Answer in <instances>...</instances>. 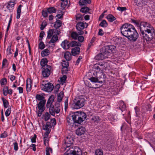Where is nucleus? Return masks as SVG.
<instances>
[{
    "label": "nucleus",
    "instance_id": "1",
    "mask_svg": "<svg viewBox=\"0 0 155 155\" xmlns=\"http://www.w3.org/2000/svg\"><path fill=\"white\" fill-rule=\"evenodd\" d=\"M127 38L130 41H136L139 37V34L135 27L132 25L127 23Z\"/></svg>",
    "mask_w": 155,
    "mask_h": 155
},
{
    "label": "nucleus",
    "instance_id": "2",
    "mask_svg": "<svg viewBox=\"0 0 155 155\" xmlns=\"http://www.w3.org/2000/svg\"><path fill=\"white\" fill-rule=\"evenodd\" d=\"M93 75L89 79L92 82H98L102 84L105 81V76L102 71L98 72L94 71L93 73Z\"/></svg>",
    "mask_w": 155,
    "mask_h": 155
},
{
    "label": "nucleus",
    "instance_id": "3",
    "mask_svg": "<svg viewBox=\"0 0 155 155\" xmlns=\"http://www.w3.org/2000/svg\"><path fill=\"white\" fill-rule=\"evenodd\" d=\"M85 101V96L83 95L80 96L74 99L71 107L74 109L80 108L84 106Z\"/></svg>",
    "mask_w": 155,
    "mask_h": 155
},
{
    "label": "nucleus",
    "instance_id": "4",
    "mask_svg": "<svg viewBox=\"0 0 155 155\" xmlns=\"http://www.w3.org/2000/svg\"><path fill=\"white\" fill-rule=\"evenodd\" d=\"M74 117L76 119V123L81 124L87 117L86 114L83 112L77 111L74 112Z\"/></svg>",
    "mask_w": 155,
    "mask_h": 155
},
{
    "label": "nucleus",
    "instance_id": "5",
    "mask_svg": "<svg viewBox=\"0 0 155 155\" xmlns=\"http://www.w3.org/2000/svg\"><path fill=\"white\" fill-rule=\"evenodd\" d=\"M69 149L67 150V151L64 153V155H81V150L78 147L70 146Z\"/></svg>",
    "mask_w": 155,
    "mask_h": 155
},
{
    "label": "nucleus",
    "instance_id": "6",
    "mask_svg": "<svg viewBox=\"0 0 155 155\" xmlns=\"http://www.w3.org/2000/svg\"><path fill=\"white\" fill-rule=\"evenodd\" d=\"M147 31L141 34L142 36L147 41H150L153 38L154 34V30L153 27L150 28Z\"/></svg>",
    "mask_w": 155,
    "mask_h": 155
},
{
    "label": "nucleus",
    "instance_id": "7",
    "mask_svg": "<svg viewBox=\"0 0 155 155\" xmlns=\"http://www.w3.org/2000/svg\"><path fill=\"white\" fill-rule=\"evenodd\" d=\"M134 22L138 26L139 25L141 34L142 33H144L145 31L150 29V28H151L153 27L150 24L147 22H141L140 25L139 23H137L135 20L134 21Z\"/></svg>",
    "mask_w": 155,
    "mask_h": 155
},
{
    "label": "nucleus",
    "instance_id": "8",
    "mask_svg": "<svg viewBox=\"0 0 155 155\" xmlns=\"http://www.w3.org/2000/svg\"><path fill=\"white\" fill-rule=\"evenodd\" d=\"M60 110L61 106L60 103L56 102L54 105V106L52 105V106L49 108V111L51 115L54 116L55 113H59L60 112Z\"/></svg>",
    "mask_w": 155,
    "mask_h": 155
},
{
    "label": "nucleus",
    "instance_id": "9",
    "mask_svg": "<svg viewBox=\"0 0 155 155\" xmlns=\"http://www.w3.org/2000/svg\"><path fill=\"white\" fill-rule=\"evenodd\" d=\"M41 87L42 90L47 92L51 91L54 87L52 84L50 83H45L44 81H43L41 85Z\"/></svg>",
    "mask_w": 155,
    "mask_h": 155
},
{
    "label": "nucleus",
    "instance_id": "10",
    "mask_svg": "<svg viewBox=\"0 0 155 155\" xmlns=\"http://www.w3.org/2000/svg\"><path fill=\"white\" fill-rule=\"evenodd\" d=\"M67 123L69 125L73 126L74 124L76 123V119L74 117V113L70 114L68 116L67 118Z\"/></svg>",
    "mask_w": 155,
    "mask_h": 155
},
{
    "label": "nucleus",
    "instance_id": "11",
    "mask_svg": "<svg viewBox=\"0 0 155 155\" xmlns=\"http://www.w3.org/2000/svg\"><path fill=\"white\" fill-rule=\"evenodd\" d=\"M42 69V74L43 76L45 78L48 77L51 74V66L47 65L46 67L41 68Z\"/></svg>",
    "mask_w": 155,
    "mask_h": 155
},
{
    "label": "nucleus",
    "instance_id": "12",
    "mask_svg": "<svg viewBox=\"0 0 155 155\" xmlns=\"http://www.w3.org/2000/svg\"><path fill=\"white\" fill-rule=\"evenodd\" d=\"M77 32L80 35H82L84 33L83 30L85 27L84 24L83 22H80L77 24L76 26Z\"/></svg>",
    "mask_w": 155,
    "mask_h": 155
},
{
    "label": "nucleus",
    "instance_id": "13",
    "mask_svg": "<svg viewBox=\"0 0 155 155\" xmlns=\"http://www.w3.org/2000/svg\"><path fill=\"white\" fill-rule=\"evenodd\" d=\"M74 141L73 138L70 136L66 137L64 139L65 145L67 147H70L71 144H73Z\"/></svg>",
    "mask_w": 155,
    "mask_h": 155
},
{
    "label": "nucleus",
    "instance_id": "14",
    "mask_svg": "<svg viewBox=\"0 0 155 155\" xmlns=\"http://www.w3.org/2000/svg\"><path fill=\"white\" fill-rule=\"evenodd\" d=\"M54 99V95H51L50 97L46 104V107L47 108H50L53 105H52V104L53 102Z\"/></svg>",
    "mask_w": 155,
    "mask_h": 155
},
{
    "label": "nucleus",
    "instance_id": "15",
    "mask_svg": "<svg viewBox=\"0 0 155 155\" xmlns=\"http://www.w3.org/2000/svg\"><path fill=\"white\" fill-rule=\"evenodd\" d=\"M86 131V129L84 127H81L78 128L76 131V133L78 135H81L84 134Z\"/></svg>",
    "mask_w": 155,
    "mask_h": 155
},
{
    "label": "nucleus",
    "instance_id": "16",
    "mask_svg": "<svg viewBox=\"0 0 155 155\" xmlns=\"http://www.w3.org/2000/svg\"><path fill=\"white\" fill-rule=\"evenodd\" d=\"M46 100H42L40 101L39 103L37 104V107L39 110H45V104Z\"/></svg>",
    "mask_w": 155,
    "mask_h": 155
},
{
    "label": "nucleus",
    "instance_id": "17",
    "mask_svg": "<svg viewBox=\"0 0 155 155\" xmlns=\"http://www.w3.org/2000/svg\"><path fill=\"white\" fill-rule=\"evenodd\" d=\"M115 47L113 45H107L105 47L106 51H107L109 53L113 51H115Z\"/></svg>",
    "mask_w": 155,
    "mask_h": 155
},
{
    "label": "nucleus",
    "instance_id": "18",
    "mask_svg": "<svg viewBox=\"0 0 155 155\" xmlns=\"http://www.w3.org/2000/svg\"><path fill=\"white\" fill-rule=\"evenodd\" d=\"M80 48L78 47H75L71 50V53L73 56H75L79 54L80 52Z\"/></svg>",
    "mask_w": 155,
    "mask_h": 155
},
{
    "label": "nucleus",
    "instance_id": "19",
    "mask_svg": "<svg viewBox=\"0 0 155 155\" xmlns=\"http://www.w3.org/2000/svg\"><path fill=\"white\" fill-rule=\"evenodd\" d=\"M61 45L64 49H68L70 47V43L67 40H65L63 41L61 44Z\"/></svg>",
    "mask_w": 155,
    "mask_h": 155
},
{
    "label": "nucleus",
    "instance_id": "20",
    "mask_svg": "<svg viewBox=\"0 0 155 155\" xmlns=\"http://www.w3.org/2000/svg\"><path fill=\"white\" fill-rule=\"evenodd\" d=\"M51 123L49 122H47L45 125H43V130L47 131L48 130H49L50 132L51 131Z\"/></svg>",
    "mask_w": 155,
    "mask_h": 155
},
{
    "label": "nucleus",
    "instance_id": "21",
    "mask_svg": "<svg viewBox=\"0 0 155 155\" xmlns=\"http://www.w3.org/2000/svg\"><path fill=\"white\" fill-rule=\"evenodd\" d=\"M16 0H11L8 3V5L7 6V9H9L10 8H13L15 5L16 3Z\"/></svg>",
    "mask_w": 155,
    "mask_h": 155
},
{
    "label": "nucleus",
    "instance_id": "22",
    "mask_svg": "<svg viewBox=\"0 0 155 155\" xmlns=\"http://www.w3.org/2000/svg\"><path fill=\"white\" fill-rule=\"evenodd\" d=\"M64 57L67 61H70L71 59V55L69 51H66L64 53Z\"/></svg>",
    "mask_w": 155,
    "mask_h": 155
},
{
    "label": "nucleus",
    "instance_id": "23",
    "mask_svg": "<svg viewBox=\"0 0 155 155\" xmlns=\"http://www.w3.org/2000/svg\"><path fill=\"white\" fill-rule=\"evenodd\" d=\"M91 2V0H80L79 4L80 5H85L87 4H90Z\"/></svg>",
    "mask_w": 155,
    "mask_h": 155
},
{
    "label": "nucleus",
    "instance_id": "24",
    "mask_svg": "<svg viewBox=\"0 0 155 155\" xmlns=\"http://www.w3.org/2000/svg\"><path fill=\"white\" fill-rule=\"evenodd\" d=\"M48 61L46 58H44L42 59L40 61V64L42 67V68L46 67Z\"/></svg>",
    "mask_w": 155,
    "mask_h": 155
},
{
    "label": "nucleus",
    "instance_id": "25",
    "mask_svg": "<svg viewBox=\"0 0 155 155\" xmlns=\"http://www.w3.org/2000/svg\"><path fill=\"white\" fill-rule=\"evenodd\" d=\"M126 23L123 24L120 28L121 33L124 36L126 37L125 32L126 31Z\"/></svg>",
    "mask_w": 155,
    "mask_h": 155
},
{
    "label": "nucleus",
    "instance_id": "26",
    "mask_svg": "<svg viewBox=\"0 0 155 155\" xmlns=\"http://www.w3.org/2000/svg\"><path fill=\"white\" fill-rule=\"evenodd\" d=\"M81 44L80 43L74 41H72L70 43V46L71 47H73L76 46H81Z\"/></svg>",
    "mask_w": 155,
    "mask_h": 155
},
{
    "label": "nucleus",
    "instance_id": "27",
    "mask_svg": "<svg viewBox=\"0 0 155 155\" xmlns=\"http://www.w3.org/2000/svg\"><path fill=\"white\" fill-rule=\"evenodd\" d=\"M50 53L49 50L48 49H46L43 50L41 51V54L42 57H45V56H48Z\"/></svg>",
    "mask_w": 155,
    "mask_h": 155
},
{
    "label": "nucleus",
    "instance_id": "28",
    "mask_svg": "<svg viewBox=\"0 0 155 155\" xmlns=\"http://www.w3.org/2000/svg\"><path fill=\"white\" fill-rule=\"evenodd\" d=\"M56 19L57 20L54 22V26L55 28L57 29L61 26L62 22L61 21L57 20V19Z\"/></svg>",
    "mask_w": 155,
    "mask_h": 155
},
{
    "label": "nucleus",
    "instance_id": "29",
    "mask_svg": "<svg viewBox=\"0 0 155 155\" xmlns=\"http://www.w3.org/2000/svg\"><path fill=\"white\" fill-rule=\"evenodd\" d=\"M22 5H19L17 9L16 18L18 19L20 18L21 13V8Z\"/></svg>",
    "mask_w": 155,
    "mask_h": 155
},
{
    "label": "nucleus",
    "instance_id": "30",
    "mask_svg": "<svg viewBox=\"0 0 155 155\" xmlns=\"http://www.w3.org/2000/svg\"><path fill=\"white\" fill-rule=\"evenodd\" d=\"M101 120L100 117L97 116H93L91 118V121L92 123H97L99 121Z\"/></svg>",
    "mask_w": 155,
    "mask_h": 155
},
{
    "label": "nucleus",
    "instance_id": "31",
    "mask_svg": "<svg viewBox=\"0 0 155 155\" xmlns=\"http://www.w3.org/2000/svg\"><path fill=\"white\" fill-rule=\"evenodd\" d=\"M58 36L57 35H54L52 36L51 40L49 41V44L51 43H54L58 40Z\"/></svg>",
    "mask_w": 155,
    "mask_h": 155
},
{
    "label": "nucleus",
    "instance_id": "32",
    "mask_svg": "<svg viewBox=\"0 0 155 155\" xmlns=\"http://www.w3.org/2000/svg\"><path fill=\"white\" fill-rule=\"evenodd\" d=\"M56 9L53 7L47 8V11L49 14L52 13H55L56 11Z\"/></svg>",
    "mask_w": 155,
    "mask_h": 155
},
{
    "label": "nucleus",
    "instance_id": "33",
    "mask_svg": "<svg viewBox=\"0 0 155 155\" xmlns=\"http://www.w3.org/2000/svg\"><path fill=\"white\" fill-rule=\"evenodd\" d=\"M107 18L110 22H112L116 19V18L111 14L108 15L107 17Z\"/></svg>",
    "mask_w": 155,
    "mask_h": 155
},
{
    "label": "nucleus",
    "instance_id": "34",
    "mask_svg": "<svg viewBox=\"0 0 155 155\" xmlns=\"http://www.w3.org/2000/svg\"><path fill=\"white\" fill-rule=\"evenodd\" d=\"M2 101L4 107L5 108H7L8 107L9 105V102L8 101L3 97H2Z\"/></svg>",
    "mask_w": 155,
    "mask_h": 155
},
{
    "label": "nucleus",
    "instance_id": "35",
    "mask_svg": "<svg viewBox=\"0 0 155 155\" xmlns=\"http://www.w3.org/2000/svg\"><path fill=\"white\" fill-rule=\"evenodd\" d=\"M64 92L63 91H61L58 96V101L59 103L61 102L64 97Z\"/></svg>",
    "mask_w": 155,
    "mask_h": 155
},
{
    "label": "nucleus",
    "instance_id": "36",
    "mask_svg": "<svg viewBox=\"0 0 155 155\" xmlns=\"http://www.w3.org/2000/svg\"><path fill=\"white\" fill-rule=\"evenodd\" d=\"M80 35L78 32L77 33L75 32H73L71 34V38L74 40L77 39L78 35Z\"/></svg>",
    "mask_w": 155,
    "mask_h": 155
},
{
    "label": "nucleus",
    "instance_id": "37",
    "mask_svg": "<svg viewBox=\"0 0 155 155\" xmlns=\"http://www.w3.org/2000/svg\"><path fill=\"white\" fill-rule=\"evenodd\" d=\"M30 83L28 84L27 80L26 81V91L27 92H29L30 91L31 87V84L32 83L31 81H30Z\"/></svg>",
    "mask_w": 155,
    "mask_h": 155
},
{
    "label": "nucleus",
    "instance_id": "38",
    "mask_svg": "<svg viewBox=\"0 0 155 155\" xmlns=\"http://www.w3.org/2000/svg\"><path fill=\"white\" fill-rule=\"evenodd\" d=\"M54 32V30L51 29H50L48 32V35L47 38L48 39H50L51 37L52 36Z\"/></svg>",
    "mask_w": 155,
    "mask_h": 155
},
{
    "label": "nucleus",
    "instance_id": "39",
    "mask_svg": "<svg viewBox=\"0 0 155 155\" xmlns=\"http://www.w3.org/2000/svg\"><path fill=\"white\" fill-rule=\"evenodd\" d=\"M35 98L36 100L40 101H42V100H46L44 99V97L39 94H37Z\"/></svg>",
    "mask_w": 155,
    "mask_h": 155
},
{
    "label": "nucleus",
    "instance_id": "40",
    "mask_svg": "<svg viewBox=\"0 0 155 155\" xmlns=\"http://www.w3.org/2000/svg\"><path fill=\"white\" fill-rule=\"evenodd\" d=\"M90 9L89 8L87 7H84L80 9V12L84 13H86L89 12Z\"/></svg>",
    "mask_w": 155,
    "mask_h": 155
},
{
    "label": "nucleus",
    "instance_id": "41",
    "mask_svg": "<svg viewBox=\"0 0 155 155\" xmlns=\"http://www.w3.org/2000/svg\"><path fill=\"white\" fill-rule=\"evenodd\" d=\"M99 26L104 28H105L107 26V24L106 21L104 20L100 23Z\"/></svg>",
    "mask_w": 155,
    "mask_h": 155
},
{
    "label": "nucleus",
    "instance_id": "42",
    "mask_svg": "<svg viewBox=\"0 0 155 155\" xmlns=\"http://www.w3.org/2000/svg\"><path fill=\"white\" fill-rule=\"evenodd\" d=\"M96 155H103V151L101 149H97L95 151Z\"/></svg>",
    "mask_w": 155,
    "mask_h": 155
},
{
    "label": "nucleus",
    "instance_id": "43",
    "mask_svg": "<svg viewBox=\"0 0 155 155\" xmlns=\"http://www.w3.org/2000/svg\"><path fill=\"white\" fill-rule=\"evenodd\" d=\"M69 65V62L68 61H66L65 60H63L62 63V65L63 68L68 67Z\"/></svg>",
    "mask_w": 155,
    "mask_h": 155
},
{
    "label": "nucleus",
    "instance_id": "44",
    "mask_svg": "<svg viewBox=\"0 0 155 155\" xmlns=\"http://www.w3.org/2000/svg\"><path fill=\"white\" fill-rule=\"evenodd\" d=\"M44 117L45 121H47L50 118V115L48 112H46L44 116Z\"/></svg>",
    "mask_w": 155,
    "mask_h": 155
},
{
    "label": "nucleus",
    "instance_id": "45",
    "mask_svg": "<svg viewBox=\"0 0 155 155\" xmlns=\"http://www.w3.org/2000/svg\"><path fill=\"white\" fill-rule=\"evenodd\" d=\"M11 111V107L10 106L8 107V108L6 110L5 113V115L6 117L8 116L10 113Z\"/></svg>",
    "mask_w": 155,
    "mask_h": 155
},
{
    "label": "nucleus",
    "instance_id": "46",
    "mask_svg": "<svg viewBox=\"0 0 155 155\" xmlns=\"http://www.w3.org/2000/svg\"><path fill=\"white\" fill-rule=\"evenodd\" d=\"M8 86L5 87L3 89V94L5 96H6L8 94Z\"/></svg>",
    "mask_w": 155,
    "mask_h": 155
},
{
    "label": "nucleus",
    "instance_id": "47",
    "mask_svg": "<svg viewBox=\"0 0 155 155\" xmlns=\"http://www.w3.org/2000/svg\"><path fill=\"white\" fill-rule=\"evenodd\" d=\"M14 141L15 142L14 143H13V146H14V149L15 151H17L18 150V143L15 140H14Z\"/></svg>",
    "mask_w": 155,
    "mask_h": 155
},
{
    "label": "nucleus",
    "instance_id": "48",
    "mask_svg": "<svg viewBox=\"0 0 155 155\" xmlns=\"http://www.w3.org/2000/svg\"><path fill=\"white\" fill-rule=\"evenodd\" d=\"M0 82L2 86V85H5L7 83V80L6 78H4L1 79Z\"/></svg>",
    "mask_w": 155,
    "mask_h": 155
},
{
    "label": "nucleus",
    "instance_id": "49",
    "mask_svg": "<svg viewBox=\"0 0 155 155\" xmlns=\"http://www.w3.org/2000/svg\"><path fill=\"white\" fill-rule=\"evenodd\" d=\"M39 48L41 50L45 48V45L44 43L41 41L39 44Z\"/></svg>",
    "mask_w": 155,
    "mask_h": 155
},
{
    "label": "nucleus",
    "instance_id": "50",
    "mask_svg": "<svg viewBox=\"0 0 155 155\" xmlns=\"http://www.w3.org/2000/svg\"><path fill=\"white\" fill-rule=\"evenodd\" d=\"M68 3L67 1L62 2L61 3V7L63 8H64L67 6Z\"/></svg>",
    "mask_w": 155,
    "mask_h": 155
},
{
    "label": "nucleus",
    "instance_id": "51",
    "mask_svg": "<svg viewBox=\"0 0 155 155\" xmlns=\"http://www.w3.org/2000/svg\"><path fill=\"white\" fill-rule=\"evenodd\" d=\"M6 65H7V66L8 65V61L5 58L3 60L2 63V68H4V66Z\"/></svg>",
    "mask_w": 155,
    "mask_h": 155
},
{
    "label": "nucleus",
    "instance_id": "52",
    "mask_svg": "<svg viewBox=\"0 0 155 155\" xmlns=\"http://www.w3.org/2000/svg\"><path fill=\"white\" fill-rule=\"evenodd\" d=\"M67 78V76L66 75H64L63 76L60 78L61 82L63 84L65 82Z\"/></svg>",
    "mask_w": 155,
    "mask_h": 155
},
{
    "label": "nucleus",
    "instance_id": "53",
    "mask_svg": "<svg viewBox=\"0 0 155 155\" xmlns=\"http://www.w3.org/2000/svg\"><path fill=\"white\" fill-rule=\"evenodd\" d=\"M47 25V23L45 21H43L41 25V27H40L41 30H43Z\"/></svg>",
    "mask_w": 155,
    "mask_h": 155
},
{
    "label": "nucleus",
    "instance_id": "54",
    "mask_svg": "<svg viewBox=\"0 0 155 155\" xmlns=\"http://www.w3.org/2000/svg\"><path fill=\"white\" fill-rule=\"evenodd\" d=\"M136 5L138 6H140L143 3V0H135Z\"/></svg>",
    "mask_w": 155,
    "mask_h": 155
},
{
    "label": "nucleus",
    "instance_id": "55",
    "mask_svg": "<svg viewBox=\"0 0 155 155\" xmlns=\"http://www.w3.org/2000/svg\"><path fill=\"white\" fill-rule=\"evenodd\" d=\"M68 67L63 68L62 69V72L63 74H67L68 71Z\"/></svg>",
    "mask_w": 155,
    "mask_h": 155
},
{
    "label": "nucleus",
    "instance_id": "56",
    "mask_svg": "<svg viewBox=\"0 0 155 155\" xmlns=\"http://www.w3.org/2000/svg\"><path fill=\"white\" fill-rule=\"evenodd\" d=\"M83 16L80 14H78L76 15V20H82V18Z\"/></svg>",
    "mask_w": 155,
    "mask_h": 155
},
{
    "label": "nucleus",
    "instance_id": "57",
    "mask_svg": "<svg viewBox=\"0 0 155 155\" xmlns=\"http://www.w3.org/2000/svg\"><path fill=\"white\" fill-rule=\"evenodd\" d=\"M50 132L49 130H48L47 131H46L45 133L44 134V138H48V136Z\"/></svg>",
    "mask_w": 155,
    "mask_h": 155
},
{
    "label": "nucleus",
    "instance_id": "58",
    "mask_svg": "<svg viewBox=\"0 0 155 155\" xmlns=\"http://www.w3.org/2000/svg\"><path fill=\"white\" fill-rule=\"evenodd\" d=\"M117 9L120 11L122 12L126 10V7H118L117 8Z\"/></svg>",
    "mask_w": 155,
    "mask_h": 155
},
{
    "label": "nucleus",
    "instance_id": "59",
    "mask_svg": "<svg viewBox=\"0 0 155 155\" xmlns=\"http://www.w3.org/2000/svg\"><path fill=\"white\" fill-rule=\"evenodd\" d=\"M77 38L78 41L80 42H82L84 40V37L82 36H78Z\"/></svg>",
    "mask_w": 155,
    "mask_h": 155
},
{
    "label": "nucleus",
    "instance_id": "60",
    "mask_svg": "<svg viewBox=\"0 0 155 155\" xmlns=\"http://www.w3.org/2000/svg\"><path fill=\"white\" fill-rule=\"evenodd\" d=\"M102 55L103 54H99L97 55L95 57V58L97 59H98V60H102L103 58H102L101 57Z\"/></svg>",
    "mask_w": 155,
    "mask_h": 155
},
{
    "label": "nucleus",
    "instance_id": "61",
    "mask_svg": "<svg viewBox=\"0 0 155 155\" xmlns=\"http://www.w3.org/2000/svg\"><path fill=\"white\" fill-rule=\"evenodd\" d=\"M65 110H66L68 107V99L67 98L64 101Z\"/></svg>",
    "mask_w": 155,
    "mask_h": 155
},
{
    "label": "nucleus",
    "instance_id": "62",
    "mask_svg": "<svg viewBox=\"0 0 155 155\" xmlns=\"http://www.w3.org/2000/svg\"><path fill=\"white\" fill-rule=\"evenodd\" d=\"M47 12L46 11H42V15L44 17H46L48 16V14Z\"/></svg>",
    "mask_w": 155,
    "mask_h": 155
},
{
    "label": "nucleus",
    "instance_id": "63",
    "mask_svg": "<svg viewBox=\"0 0 155 155\" xmlns=\"http://www.w3.org/2000/svg\"><path fill=\"white\" fill-rule=\"evenodd\" d=\"M36 135L34 134V136L32 137L31 139V141L32 143H35L36 142Z\"/></svg>",
    "mask_w": 155,
    "mask_h": 155
},
{
    "label": "nucleus",
    "instance_id": "64",
    "mask_svg": "<svg viewBox=\"0 0 155 155\" xmlns=\"http://www.w3.org/2000/svg\"><path fill=\"white\" fill-rule=\"evenodd\" d=\"M7 136V134L6 132H4L0 136L1 138H5Z\"/></svg>",
    "mask_w": 155,
    "mask_h": 155
}]
</instances>
